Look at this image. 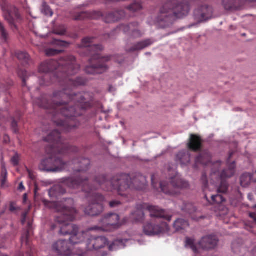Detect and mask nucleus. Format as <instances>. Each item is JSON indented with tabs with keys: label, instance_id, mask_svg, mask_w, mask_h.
<instances>
[{
	"label": "nucleus",
	"instance_id": "nucleus-37",
	"mask_svg": "<svg viewBox=\"0 0 256 256\" xmlns=\"http://www.w3.org/2000/svg\"><path fill=\"white\" fill-rule=\"evenodd\" d=\"M32 228V224L30 222H28V229L26 232V234L24 236H22V242L23 244L24 242H26V244H28V238L30 235V230Z\"/></svg>",
	"mask_w": 256,
	"mask_h": 256
},
{
	"label": "nucleus",
	"instance_id": "nucleus-22",
	"mask_svg": "<svg viewBox=\"0 0 256 256\" xmlns=\"http://www.w3.org/2000/svg\"><path fill=\"white\" fill-rule=\"evenodd\" d=\"M182 210L189 214L192 218L195 220H199L204 218V216H201L200 212L196 211V207L192 203L185 204Z\"/></svg>",
	"mask_w": 256,
	"mask_h": 256
},
{
	"label": "nucleus",
	"instance_id": "nucleus-23",
	"mask_svg": "<svg viewBox=\"0 0 256 256\" xmlns=\"http://www.w3.org/2000/svg\"><path fill=\"white\" fill-rule=\"evenodd\" d=\"M211 158L212 155L208 150H202L200 152L199 155L196 158L194 166L196 167L198 164L207 165L210 162Z\"/></svg>",
	"mask_w": 256,
	"mask_h": 256
},
{
	"label": "nucleus",
	"instance_id": "nucleus-27",
	"mask_svg": "<svg viewBox=\"0 0 256 256\" xmlns=\"http://www.w3.org/2000/svg\"><path fill=\"white\" fill-rule=\"evenodd\" d=\"M188 226L189 224L188 221L182 218L178 219L174 224V226L176 230L184 229Z\"/></svg>",
	"mask_w": 256,
	"mask_h": 256
},
{
	"label": "nucleus",
	"instance_id": "nucleus-8",
	"mask_svg": "<svg viewBox=\"0 0 256 256\" xmlns=\"http://www.w3.org/2000/svg\"><path fill=\"white\" fill-rule=\"evenodd\" d=\"M148 210L150 213L152 218H162L170 221L172 216L164 210L160 209L158 206H148L146 204H138L136 206V210L132 212V214L136 221L140 222L144 220V210Z\"/></svg>",
	"mask_w": 256,
	"mask_h": 256
},
{
	"label": "nucleus",
	"instance_id": "nucleus-43",
	"mask_svg": "<svg viewBox=\"0 0 256 256\" xmlns=\"http://www.w3.org/2000/svg\"><path fill=\"white\" fill-rule=\"evenodd\" d=\"M11 126L12 128L14 133L16 134L18 132L17 122L15 120H13L12 122Z\"/></svg>",
	"mask_w": 256,
	"mask_h": 256
},
{
	"label": "nucleus",
	"instance_id": "nucleus-10",
	"mask_svg": "<svg viewBox=\"0 0 256 256\" xmlns=\"http://www.w3.org/2000/svg\"><path fill=\"white\" fill-rule=\"evenodd\" d=\"M168 182H161L160 184L162 191L168 195L174 196L179 193L180 190L186 188L188 184L185 180L180 178L178 174L170 178Z\"/></svg>",
	"mask_w": 256,
	"mask_h": 256
},
{
	"label": "nucleus",
	"instance_id": "nucleus-14",
	"mask_svg": "<svg viewBox=\"0 0 256 256\" xmlns=\"http://www.w3.org/2000/svg\"><path fill=\"white\" fill-rule=\"evenodd\" d=\"M118 30L122 31L134 39L140 38L144 34V32L140 30L139 24L137 22H132L127 25L121 24L114 30V32Z\"/></svg>",
	"mask_w": 256,
	"mask_h": 256
},
{
	"label": "nucleus",
	"instance_id": "nucleus-39",
	"mask_svg": "<svg viewBox=\"0 0 256 256\" xmlns=\"http://www.w3.org/2000/svg\"><path fill=\"white\" fill-rule=\"evenodd\" d=\"M201 180L202 183L203 190L204 191H205L206 190L207 188L208 184L207 176L205 173L202 174Z\"/></svg>",
	"mask_w": 256,
	"mask_h": 256
},
{
	"label": "nucleus",
	"instance_id": "nucleus-36",
	"mask_svg": "<svg viewBox=\"0 0 256 256\" xmlns=\"http://www.w3.org/2000/svg\"><path fill=\"white\" fill-rule=\"evenodd\" d=\"M42 12L46 14L48 16H52L53 15V12L52 10L50 9V6L46 4V2H44L42 4Z\"/></svg>",
	"mask_w": 256,
	"mask_h": 256
},
{
	"label": "nucleus",
	"instance_id": "nucleus-13",
	"mask_svg": "<svg viewBox=\"0 0 256 256\" xmlns=\"http://www.w3.org/2000/svg\"><path fill=\"white\" fill-rule=\"evenodd\" d=\"M169 227L166 222L159 220L147 222L144 226V232L148 236H156L168 232Z\"/></svg>",
	"mask_w": 256,
	"mask_h": 256
},
{
	"label": "nucleus",
	"instance_id": "nucleus-47",
	"mask_svg": "<svg viewBox=\"0 0 256 256\" xmlns=\"http://www.w3.org/2000/svg\"><path fill=\"white\" fill-rule=\"evenodd\" d=\"M254 208H256V204ZM250 217L254 220V222H256V212H250Z\"/></svg>",
	"mask_w": 256,
	"mask_h": 256
},
{
	"label": "nucleus",
	"instance_id": "nucleus-57",
	"mask_svg": "<svg viewBox=\"0 0 256 256\" xmlns=\"http://www.w3.org/2000/svg\"><path fill=\"white\" fill-rule=\"evenodd\" d=\"M224 212H225L226 213L227 212H228V209L226 208V210H224Z\"/></svg>",
	"mask_w": 256,
	"mask_h": 256
},
{
	"label": "nucleus",
	"instance_id": "nucleus-56",
	"mask_svg": "<svg viewBox=\"0 0 256 256\" xmlns=\"http://www.w3.org/2000/svg\"><path fill=\"white\" fill-rule=\"evenodd\" d=\"M61 192L64 194V193H65L66 192V190H62L61 191Z\"/></svg>",
	"mask_w": 256,
	"mask_h": 256
},
{
	"label": "nucleus",
	"instance_id": "nucleus-2",
	"mask_svg": "<svg viewBox=\"0 0 256 256\" xmlns=\"http://www.w3.org/2000/svg\"><path fill=\"white\" fill-rule=\"evenodd\" d=\"M44 140L49 144L48 146L46 148V152L48 157L43 159L39 165V168L41 171L60 172L66 170L68 166H71L74 172H78L73 177L76 178L80 174L83 176V172L88 168L90 160L88 158L74 160L68 162H65L62 160L59 154H66L69 151L75 150L77 148L72 147L64 140L58 130L52 131L44 138Z\"/></svg>",
	"mask_w": 256,
	"mask_h": 256
},
{
	"label": "nucleus",
	"instance_id": "nucleus-29",
	"mask_svg": "<svg viewBox=\"0 0 256 256\" xmlns=\"http://www.w3.org/2000/svg\"><path fill=\"white\" fill-rule=\"evenodd\" d=\"M7 170L4 165L2 164V172H1V185L4 187L6 186V181L7 179Z\"/></svg>",
	"mask_w": 256,
	"mask_h": 256
},
{
	"label": "nucleus",
	"instance_id": "nucleus-1",
	"mask_svg": "<svg viewBox=\"0 0 256 256\" xmlns=\"http://www.w3.org/2000/svg\"><path fill=\"white\" fill-rule=\"evenodd\" d=\"M80 69L76 58L71 55L64 56L58 61L46 60L38 68L39 72L44 74L40 80L41 86H48L56 80L63 88L62 90L54 91L52 96H42L36 103L40 108L49 110L54 122L60 130L66 132L79 126L77 117L92 104V94H76L72 92L78 86L86 83V80L82 77H77L75 80L70 78Z\"/></svg>",
	"mask_w": 256,
	"mask_h": 256
},
{
	"label": "nucleus",
	"instance_id": "nucleus-24",
	"mask_svg": "<svg viewBox=\"0 0 256 256\" xmlns=\"http://www.w3.org/2000/svg\"><path fill=\"white\" fill-rule=\"evenodd\" d=\"M176 160L182 166H186L190 160V154L188 150L180 152L176 156Z\"/></svg>",
	"mask_w": 256,
	"mask_h": 256
},
{
	"label": "nucleus",
	"instance_id": "nucleus-16",
	"mask_svg": "<svg viewBox=\"0 0 256 256\" xmlns=\"http://www.w3.org/2000/svg\"><path fill=\"white\" fill-rule=\"evenodd\" d=\"M212 7L208 5H202L194 12V16L198 22H203L211 18L212 16Z\"/></svg>",
	"mask_w": 256,
	"mask_h": 256
},
{
	"label": "nucleus",
	"instance_id": "nucleus-41",
	"mask_svg": "<svg viewBox=\"0 0 256 256\" xmlns=\"http://www.w3.org/2000/svg\"><path fill=\"white\" fill-rule=\"evenodd\" d=\"M0 32L2 38L6 40L8 38V33L2 24L0 22Z\"/></svg>",
	"mask_w": 256,
	"mask_h": 256
},
{
	"label": "nucleus",
	"instance_id": "nucleus-40",
	"mask_svg": "<svg viewBox=\"0 0 256 256\" xmlns=\"http://www.w3.org/2000/svg\"><path fill=\"white\" fill-rule=\"evenodd\" d=\"M53 44L62 47H67L68 46V42L56 40H54Z\"/></svg>",
	"mask_w": 256,
	"mask_h": 256
},
{
	"label": "nucleus",
	"instance_id": "nucleus-30",
	"mask_svg": "<svg viewBox=\"0 0 256 256\" xmlns=\"http://www.w3.org/2000/svg\"><path fill=\"white\" fill-rule=\"evenodd\" d=\"M142 9V4L140 2H134L127 7V10L130 12H134Z\"/></svg>",
	"mask_w": 256,
	"mask_h": 256
},
{
	"label": "nucleus",
	"instance_id": "nucleus-51",
	"mask_svg": "<svg viewBox=\"0 0 256 256\" xmlns=\"http://www.w3.org/2000/svg\"><path fill=\"white\" fill-rule=\"evenodd\" d=\"M220 164H221V162L218 161L213 164V167L214 168H215L216 166L219 167V166H220Z\"/></svg>",
	"mask_w": 256,
	"mask_h": 256
},
{
	"label": "nucleus",
	"instance_id": "nucleus-58",
	"mask_svg": "<svg viewBox=\"0 0 256 256\" xmlns=\"http://www.w3.org/2000/svg\"><path fill=\"white\" fill-rule=\"evenodd\" d=\"M56 226H54L52 228L54 229Z\"/></svg>",
	"mask_w": 256,
	"mask_h": 256
},
{
	"label": "nucleus",
	"instance_id": "nucleus-34",
	"mask_svg": "<svg viewBox=\"0 0 256 256\" xmlns=\"http://www.w3.org/2000/svg\"><path fill=\"white\" fill-rule=\"evenodd\" d=\"M18 74L22 80V86H26V80L28 78V74L26 71L24 70L19 69L18 71Z\"/></svg>",
	"mask_w": 256,
	"mask_h": 256
},
{
	"label": "nucleus",
	"instance_id": "nucleus-15",
	"mask_svg": "<svg viewBox=\"0 0 256 256\" xmlns=\"http://www.w3.org/2000/svg\"><path fill=\"white\" fill-rule=\"evenodd\" d=\"M52 250L56 254L69 256L71 254V247L68 241L60 240L52 245Z\"/></svg>",
	"mask_w": 256,
	"mask_h": 256
},
{
	"label": "nucleus",
	"instance_id": "nucleus-6",
	"mask_svg": "<svg viewBox=\"0 0 256 256\" xmlns=\"http://www.w3.org/2000/svg\"><path fill=\"white\" fill-rule=\"evenodd\" d=\"M94 37H86L82 40L81 46L86 48L87 56H90V65L85 68V72L88 74H102L106 72L108 69V62L114 56L102 57L100 52L102 50L103 47L101 44H92Z\"/></svg>",
	"mask_w": 256,
	"mask_h": 256
},
{
	"label": "nucleus",
	"instance_id": "nucleus-26",
	"mask_svg": "<svg viewBox=\"0 0 256 256\" xmlns=\"http://www.w3.org/2000/svg\"><path fill=\"white\" fill-rule=\"evenodd\" d=\"M252 181V176L250 173H244L240 178V185L242 187L248 186Z\"/></svg>",
	"mask_w": 256,
	"mask_h": 256
},
{
	"label": "nucleus",
	"instance_id": "nucleus-28",
	"mask_svg": "<svg viewBox=\"0 0 256 256\" xmlns=\"http://www.w3.org/2000/svg\"><path fill=\"white\" fill-rule=\"evenodd\" d=\"M228 184L224 179H221L220 183L218 188V193L226 194L228 190Z\"/></svg>",
	"mask_w": 256,
	"mask_h": 256
},
{
	"label": "nucleus",
	"instance_id": "nucleus-32",
	"mask_svg": "<svg viewBox=\"0 0 256 256\" xmlns=\"http://www.w3.org/2000/svg\"><path fill=\"white\" fill-rule=\"evenodd\" d=\"M186 246L191 248L194 253H196L198 252V249L194 244V240L192 238H186Z\"/></svg>",
	"mask_w": 256,
	"mask_h": 256
},
{
	"label": "nucleus",
	"instance_id": "nucleus-11",
	"mask_svg": "<svg viewBox=\"0 0 256 256\" xmlns=\"http://www.w3.org/2000/svg\"><path fill=\"white\" fill-rule=\"evenodd\" d=\"M120 216L114 213L108 214L102 218L100 226H94L88 228L90 230L108 232L118 228L122 224L120 222Z\"/></svg>",
	"mask_w": 256,
	"mask_h": 256
},
{
	"label": "nucleus",
	"instance_id": "nucleus-25",
	"mask_svg": "<svg viewBox=\"0 0 256 256\" xmlns=\"http://www.w3.org/2000/svg\"><path fill=\"white\" fill-rule=\"evenodd\" d=\"M16 57L24 66L29 65L32 62L29 54L26 52H18L16 53Z\"/></svg>",
	"mask_w": 256,
	"mask_h": 256
},
{
	"label": "nucleus",
	"instance_id": "nucleus-44",
	"mask_svg": "<svg viewBox=\"0 0 256 256\" xmlns=\"http://www.w3.org/2000/svg\"><path fill=\"white\" fill-rule=\"evenodd\" d=\"M120 204H121L119 200H112V201L110 202L109 203V206L112 208L118 207Z\"/></svg>",
	"mask_w": 256,
	"mask_h": 256
},
{
	"label": "nucleus",
	"instance_id": "nucleus-5",
	"mask_svg": "<svg viewBox=\"0 0 256 256\" xmlns=\"http://www.w3.org/2000/svg\"><path fill=\"white\" fill-rule=\"evenodd\" d=\"M108 183L110 188L102 187L104 190L110 191L116 190L122 196H127L129 190H144L148 186V182L145 176L140 173L131 175L120 174L114 176L110 181L105 182Z\"/></svg>",
	"mask_w": 256,
	"mask_h": 256
},
{
	"label": "nucleus",
	"instance_id": "nucleus-59",
	"mask_svg": "<svg viewBox=\"0 0 256 256\" xmlns=\"http://www.w3.org/2000/svg\"><path fill=\"white\" fill-rule=\"evenodd\" d=\"M205 198H206V199H208V198H207V196H206H206H205Z\"/></svg>",
	"mask_w": 256,
	"mask_h": 256
},
{
	"label": "nucleus",
	"instance_id": "nucleus-31",
	"mask_svg": "<svg viewBox=\"0 0 256 256\" xmlns=\"http://www.w3.org/2000/svg\"><path fill=\"white\" fill-rule=\"evenodd\" d=\"M220 194L211 196L212 200L214 204H222L225 201V198Z\"/></svg>",
	"mask_w": 256,
	"mask_h": 256
},
{
	"label": "nucleus",
	"instance_id": "nucleus-49",
	"mask_svg": "<svg viewBox=\"0 0 256 256\" xmlns=\"http://www.w3.org/2000/svg\"><path fill=\"white\" fill-rule=\"evenodd\" d=\"M27 171L29 177L32 179L34 180V176L32 172L28 168H27Z\"/></svg>",
	"mask_w": 256,
	"mask_h": 256
},
{
	"label": "nucleus",
	"instance_id": "nucleus-42",
	"mask_svg": "<svg viewBox=\"0 0 256 256\" xmlns=\"http://www.w3.org/2000/svg\"><path fill=\"white\" fill-rule=\"evenodd\" d=\"M20 156L16 153L11 158V162L14 166H18L19 164Z\"/></svg>",
	"mask_w": 256,
	"mask_h": 256
},
{
	"label": "nucleus",
	"instance_id": "nucleus-18",
	"mask_svg": "<svg viewBox=\"0 0 256 256\" xmlns=\"http://www.w3.org/2000/svg\"><path fill=\"white\" fill-rule=\"evenodd\" d=\"M234 152H231L229 154V156L227 160V168L224 170L220 173V179H225L230 178L234 176L236 172V164L235 162H230V159L232 158Z\"/></svg>",
	"mask_w": 256,
	"mask_h": 256
},
{
	"label": "nucleus",
	"instance_id": "nucleus-19",
	"mask_svg": "<svg viewBox=\"0 0 256 256\" xmlns=\"http://www.w3.org/2000/svg\"><path fill=\"white\" fill-rule=\"evenodd\" d=\"M218 242L216 236L209 235L203 237L200 241L199 245L204 250L213 249L217 246Z\"/></svg>",
	"mask_w": 256,
	"mask_h": 256
},
{
	"label": "nucleus",
	"instance_id": "nucleus-3",
	"mask_svg": "<svg viewBox=\"0 0 256 256\" xmlns=\"http://www.w3.org/2000/svg\"><path fill=\"white\" fill-rule=\"evenodd\" d=\"M44 204L54 210L58 214L55 216L56 224H58L60 234L65 236L69 234L70 237L69 242L70 244H77L84 241L88 232L84 231L79 232L78 227L70 223L73 221L77 212L74 208V201L72 198H68L64 202H50L43 200Z\"/></svg>",
	"mask_w": 256,
	"mask_h": 256
},
{
	"label": "nucleus",
	"instance_id": "nucleus-53",
	"mask_svg": "<svg viewBox=\"0 0 256 256\" xmlns=\"http://www.w3.org/2000/svg\"><path fill=\"white\" fill-rule=\"evenodd\" d=\"M246 2H256V0H244V3Z\"/></svg>",
	"mask_w": 256,
	"mask_h": 256
},
{
	"label": "nucleus",
	"instance_id": "nucleus-55",
	"mask_svg": "<svg viewBox=\"0 0 256 256\" xmlns=\"http://www.w3.org/2000/svg\"><path fill=\"white\" fill-rule=\"evenodd\" d=\"M216 172H217V170H212V173L214 174H216Z\"/></svg>",
	"mask_w": 256,
	"mask_h": 256
},
{
	"label": "nucleus",
	"instance_id": "nucleus-7",
	"mask_svg": "<svg viewBox=\"0 0 256 256\" xmlns=\"http://www.w3.org/2000/svg\"><path fill=\"white\" fill-rule=\"evenodd\" d=\"M188 0H168L160 8L156 22L161 28L170 26L176 18L186 16L190 12Z\"/></svg>",
	"mask_w": 256,
	"mask_h": 256
},
{
	"label": "nucleus",
	"instance_id": "nucleus-45",
	"mask_svg": "<svg viewBox=\"0 0 256 256\" xmlns=\"http://www.w3.org/2000/svg\"><path fill=\"white\" fill-rule=\"evenodd\" d=\"M152 186L154 188H157V182H156V176L155 174H152Z\"/></svg>",
	"mask_w": 256,
	"mask_h": 256
},
{
	"label": "nucleus",
	"instance_id": "nucleus-21",
	"mask_svg": "<svg viewBox=\"0 0 256 256\" xmlns=\"http://www.w3.org/2000/svg\"><path fill=\"white\" fill-rule=\"evenodd\" d=\"M222 6L226 10H236L244 4V0H222Z\"/></svg>",
	"mask_w": 256,
	"mask_h": 256
},
{
	"label": "nucleus",
	"instance_id": "nucleus-35",
	"mask_svg": "<svg viewBox=\"0 0 256 256\" xmlns=\"http://www.w3.org/2000/svg\"><path fill=\"white\" fill-rule=\"evenodd\" d=\"M52 33L57 35L63 36L66 34V29L64 26L62 25L54 28Z\"/></svg>",
	"mask_w": 256,
	"mask_h": 256
},
{
	"label": "nucleus",
	"instance_id": "nucleus-4",
	"mask_svg": "<svg viewBox=\"0 0 256 256\" xmlns=\"http://www.w3.org/2000/svg\"><path fill=\"white\" fill-rule=\"evenodd\" d=\"M64 185L71 188L78 189L85 192L86 196L88 198L89 204L84 208V212L86 215L90 216H96L100 214L104 210L103 202L105 198L104 196L94 190L99 187L104 190L102 187L110 188L106 176L104 175H100L96 176L94 182L95 186H92L89 185L90 179L84 177L81 174L76 176V178H66L62 180ZM106 191H108L106 190Z\"/></svg>",
	"mask_w": 256,
	"mask_h": 256
},
{
	"label": "nucleus",
	"instance_id": "nucleus-9",
	"mask_svg": "<svg viewBox=\"0 0 256 256\" xmlns=\"http://www.w3.org/2000/svg\"><path fill=\"white\" fill-rule=\"evenodd\" d=\"M125 16V12L123 10L108 12L105 15H104L100 11H93L91 12H82L76 14L74 16V19L75 20H82L86 18L98 19L102 17L105 22L112 23L118 21Z\"/></svg>",
	"mask_w": 256,
	"mask_h": 256
},
{
	"label": "nucleus",
	"instance_id": "nucleus-17",
	"mask_svg": "<svg viewBox=\"0 0 256 256\" xmlns=\"http://www.w3.org/2000/svg\"><path fill=\"white\" fill-rule=\"evenodd\" d=\"M154 40L152 38H147L134 44L132 46L127 44L126 46V50L128 52H133L141 50L152 44Z\"/></svg>",
	"mask_w": 256,
	"mask_h": 256
},
{
	"label": "nucleus",
	"instance_id": "nucleus-38",
	"mask_svg": "<svg viewBox=\"0 0 256 256\" xmlns=\"http://www.w3.org/2000/svg\"><path fill=\"white\" fill-rule=\"evenodd\" d=\"M63 52L62 50H57L52 48H48L46 50V54L48 56H55Z\"/></svg>",
	"mask_w": 256,
	"mask_h": 256
},
{
	"label": "nucleus",
	"instance_id": "nucleus-20",
	"mask_svg": "<svg viewBox=\"0 0 256 256\" xmlns=\"http://www.w3.org/2000/svg\"><path fill=\"white\" fill-rule=\"evenodd\" d=\"M202 143L203 140L200 136L191 134L187 146L190 150L197 152L202 149Z\"/></svg>",
	"mask_w": 256,
	"mask_h": 256
},
{
	"label": "nucleus",
	"instance_id": "nucleus-12",
	"mask_svg": "<svg viewBox=\"0 0 256 256\" xmlns=\"http://www.w3.org/2000/svg\"><path fill=\"white\" fill-rule=\"evenodd\" d=\"M0 6L4 12L5 19L12 26L16 28L15 21L20 22L22 19L18 9L14 6H8L5 0H0Z\"/></svg>",
	"mask_w": 256,
	"mask_h": 256
},
{
	"label": "nucleus",
	"instance_id": "nucleus-54",
	"mask_svg": "<svg viewBox=\"0 0 256 256\" xmlns=\"http://www.w3.org/2000/svg\"><path fill=\"white\" fill-rule=\"evenodd\" d=\"M60 186H58L55 187L54 189H52V190H60Z\"/></svg>",
	"mask_w": 256,
	"mask_h": 256
},
{
	"label": "nucleus",
	"instance_id": "nucleus-52",
	"mask_svg": "<svg viewBox=\"0 0 256 256\" xmlns=\"http://www.w3.org/2000/svg\"><path fill=\"white\" fill-rule=\"evenodd\" d=\"M252 176V182H256V170Z\"/></svg>",
	"mask_w": 256,
	"mask_h": 256
},
{
	"label": "nucleus",
	"instance_id": "nucleus-33",
	"mask_svg": "<svg viewBox=\"0 0 256 256\" xmlns=\"http://www.w3.org/2000/svg\"><path fill=\"white\" fill-rule=\"evenodd\" d=\"M122 240H114L112 243H111L109 246L108 250L110 251L116 250H118L119 247L122 246Z\"/></svg>",
	"mask_w": 256,
	"mask_h": 256
},
{
	"label": "nucleus",
	"instance_id": "nucleus-46",
	"mask_svg": "<svg viewBox=\"0 0 256 256\" xmlns=\"http://www.w3.org/2000/svg\"><path fill=\"white\" fill-rule=\"evenodd\" d=\"M18 210V208L16 206L14 202H11L10 204V210L11 212H16Z\"/></svg>",
	"mask_w": 256,
	"mask_h": 256
},
{
	"label": "nucleus",
	"instance_id": "nucleus-48",
	"mask_svg": "<svg viewBox=\"0 0 256 256\" xmlns=\"http://www.w3.org/2000/svg\"><path fill=\"white\" fill-rule=\"evenodd\" d=\"M26 213H24L22 215V218L21 220L22 223L24 224L26 221Z\"/></svg>",
	"mask_w": 256,
	"mask_h": 256
},
{
	"label": "nucleus",
	"instance_id": "nucleus-50",
	"mask_svg": "<svg viewBox=\"0 0 256 256\" xmlns=\"http://www.w3.org/2000/svg\"><path fill=\"white\" fill-rule=\"evenodd\" d=\"M18 190L20 191H22L24 190V186L22 184V182H21L19 185H18Z\"/></svg>",
	"mask_w": 256,
	"mask_h": 256
}]
</instances>
